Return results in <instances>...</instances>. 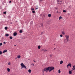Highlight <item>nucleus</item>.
Returning <instances> with one entry per match:
<instances>
[{
  "label": "nucleus",
  "mask_w": 75,
  "mask_h": 75,
  "mask_svg": "<svg viewBox=\"0 0 75 75\" xmlns=\"http://www.w3.org/2000/svg\"><path fill=\"white\" fill-rule=\"evenodd\" d=\"M22 32H23L22 31V30H20V33H22Z\"/></svg>",
  "instance_id": "obj_23"
},
{
  "label": "nucleus",
  "mask_w": 75,
  "mask_h": 75,
  "mask_svg": "<svg viewBox=\"0 0 75 75\" xmlns=\"http://www.w3.org/2000/svg\"><path fill=\"white\" fill-rule=\"evenodd\" d=\"M28 72L29 73H31V70L30 69H29L28 70Z\"/></svg>",
  "instance_id": "obj_14"
},
{
  "label": "nucleus",
  "mask_w": 75,
  "mask_h": 75,
  "mask_svg": "<svg viewBox=\"0 0 75 75\" xmlns=\"http://www.w3.org/2000/svg\"><path fill=\"white\" fill-rule=\"evenodd\" d=\"M28 60H30V59H28Z\"/></svg>",
  "instance_id": "obj_45"
},
{
  "label": "nucleus",
  "mask_w": 75,
  "mask_h": 75,
  "mask_svg": "<svg viewBox=\"0 0 75 75\" xmlns=\"http://www.w3.org/2000/svg\"><path fill=\"white\" fill-rule=\"evenodd\" d=\"M60 36L61 37H63L62 35H60Z\"/></svg>",
  "instance_id": "obj_30"
},
{
  "label": "nucleus",
  "mask_w": 75,
  "mask_h": 75,
  "mask_svg": "<svg viewBox=\"0 0 75 75\" xmlns=\"http://www.w3.org/2000/svg\"><path fill=\"white\" fill-rule=\"evenodd\" d=\"M4 44H6V42H4Z\"/></svg>",
  "instance_id": "obj_34"
},
{
  "label": "nucleus",
  "mask_w": 75,
  "mask_h": 75,
  "mask_svg": "<svg viewBox=\"0 0 75 75\" xmlns=\"http://www.w3.org/2000/svg\"><path fill=\"white\" fill-rule=\"evenodd\" d=\"M11 1H9V3H11Z\"/></svg>",
  "instance_id": "obj_37"
},
{
  "label": "nucleus",
  "mask_w": 75,
  "mask_h": 75,
  "mask_svg": "<svg viewBox=\"0 0 75 75\" xmlns=\"http://www.w3.org/2000/svg\"><path fill=\"white\" fill-rule=\"evenodd\" d=\"M55 69V68H54V67H49L50 72L51 71H52V70H53V69Z\"/></svg>",
  "instance_id": "obj_4"
},
{
  "label": "nucleus",
  "mask_w": 75,
  "mask_h": 75,
  "mask_svg": "<svg viewBox=\"0 0 75 75\" xmlns=\"http://www.w3.org/2000/svg\"><path fill=\"white\" fill-rule=\"evenodd\" d=\"M55 49H56V48H55L54 49V50H55Z\"/></svg>",
  "instance_id": "obj_40"
},
{
  "label": "nucleus",
  "mask_w": 75,
  "mask_h": 75,
  "mask_svg": "<svg viewBox=\"0 0 75 75\" xmlns=\"http://www.w3.org/2000/svg\"><path fill=\"white\" fill-rule=\"evenodd\" d=\"M57 13H58V11H57Z\"/></svg>",
  "instance_id": "obj_43"
},
{
  "label": "nucleus",
  "mask_w": 75,
  "mask_h": 75,
  "mask_svg": "<svg viewBox=\"0 0 75 75\" xmlns=\"http://www.w3.org/2000/svg\"><path fill=\"white\" fill-rule=\"evenodd\" d=\"M34 10V8H31V10H32V11Z\"/></svg>",
  "instance_id": "obj_24"
},
{
  "label": "nucleus",
  "mask_w": 75,
  "mask_h": 75,
  "mask_svg": "<svg viewBox=\"0 0 75 75\" xmlns=\"http://www.w3.org/2000/svg\"><path fill=\"white\" fill-rule=\"evenodd\" d=\"M31 23L32 24L33 23V22H31Z\"/></svg>",
  "instance_id": "obj_41"
},
{
  "label": "nucleus",
  "mask_w": 75,
  "mask_h": 75,
  "mask_svg": "<svg viewBox=\"0 0 75 75\" xmlns=\"http://www.w3.org/2000/svg\"><path fill=\"white\" fill-rule=\"evenodd\" d=\"M3 45V44L1 43H0V46H1V45Z\"/></svg>",
  "instance_id": "obj_31"
},
{
  "label": "nucleus",
  "mask_w": 75,
  "mask_h": 75,
  "mask_svg": "<svg viewBox=\"0 0 75 75\" xmlns=\"http://www.w3.org/2000/svg\"><path fill=\"white\" fill-rule=\"evenodd\" d=\"M3 13L4 14H6V12H4Z\"/></svg>",
  "instance_id": "obj_32"
},
{
  "label": "nucleus",
  "mask_w": 75,
  "mask_h": 75,
  "mask_svg": "<svg viewBox=\"0 0 75 75\" xmlns=\"http://www.w3.org/2000/svg\"><path fill=\"white\" fill-rule=\"evenodd\" d=\"M17 58H18V59H20V58H21V56L20 55H18L17 57Z\"/></svg>",
  "instance_id": "obj_8"
},
{
  "label": "nucleus",
  "mask_w": 75,
  "mask_h": 75,
  "mask_svg": "<svg viewBox=\"0 0 75 75\" xmlns=\"http://www.w3.org/2000/svg\"><path fill=\"white\" fill-rule=\"evenodd\" d=\"M32 13H35V11H32Z\"/></svg>",
  "instance_id": "obj_29"
},
{
  "label": "nucleus",
  "mask_w": 75,
  "mask_h": 75,
  "mask_svg": "<svg viewBox=\"0 0 75 75\" xmlns=\"http://www.w3.org/2000/svg\"><path fill=\"white\" fill-rule=\"evenodd\" d=\"M65 37L66 38L67 42L69 41V35H65Z\"/></svg>",
  "instance_id": "obj_3"
},
{
  "label": "nucleus",
  "mask_w": 75,
  "mask_h": 75,
  "mask_svg": "<svg viewBox=\"0 0 75 75\" xmlns=\"http://www.w3.org/2000/svg\"><path fill=\"white\" fill-rule=\"evenodd\" d=\"M52 55H50V57H52Z\"/></svg>",
  "instance_id": "obj_36"
},
{
  "label": "nucleus",
  "mask_w": 75,
  "mask_h": 75,
  "mask_svg": "<svg viewBox=\"0 0 75 75\" xmlns=\"http://www.w3.org/2000/svg\"><path fill=\"white\" fill-rule=\"evenodd\" d=\"M14 46L15 47H16V45H15Z\"/></svg>",
  "instance_id": "obj_42"
},
{
  "label": "nucleus",
  "mask_w": 75,
  "mask_h": 75,
  "mask_svg": "<svg viewBox=\"0 0 75 75\" xmlns=\"http://www.w3.org/2000/svg\"><path fill=\"white\" fill-rule=\"evenodd\" d=\"M73 68L72 69L73 70H75V65H74L73 67Z\"/></svg>",
  "instance_id": "obj_12"
},
{
  "label": "nucleus",
  "mask_w": 75,
  "mask_h": 75,
  "mask_svg": "<svg viewBox=\"0 0 75 75\" xmlns=\"http://www.w3.org/2000/svg\"><path fill=\"white\" fill-rule=\"evenodd\" d=\"M41 25L42 27L43 26V24L42 23H41Z\"/></svg>",
  "instance_id": "obj_27"
},
{
  "label": "nucleus",
  "mask_w": 75,
  "mask_h": 75,
  "mask_svg": "<svg viewBox=\"0 0 75 75\" xmlns=\"http://www.w3.org/2000/svg\"><path fill=\"white\" fill-rule=\"evenodd\" d=\"M17 33L16 32H15L13 33V36H16V35H17Z\"/></svg>",
  "instance_id": "obj_7"
},
{
  "label": "nucleus",
  "mask_w": 75,
  "mask_h": 75,
  "mask_svg": "<svg viewBox=\"0 0 75 75\" xmlns=\"http://www.w3.org/2000/svg\"><path fill=\"white\" fill-rule=\"evenodd\" d=\"M58 73L59 74H60V73H61V71H60V69H59L58 70Z\"/></svg>",
  "instance_id": "obj_20"
},
{
  "label": "nucleus",
  "mask_w": 75,
  "mask_h": 75,
  "mask_svg": "<svg viewBox=\"0 0 75 75\" xmlns=\"http://www.w3.org/2000/svg\"><path fill=\"white\" fill-rule=\"evenodd\" d=\"M63 63V61L62 60L60 62V64H62Z\"/></svg>",
  "instance_id": "obj_13"
},
{
  "label": "nucleus",
  "mask_w": 75,
  "mask_h": 75,
  "mask_svg": "<svg viewBox=\"0 0 75 75\" xmlns=\"http://www.w3.org/2000/svg\"><path fill=\"white\" fill-rule=\"evenodd\" d=\"M7 50H5L3 52V53H5V52H6Z\"/></svg>",
  "instance_id": "obj_11"
},
{
  "label": "nucleus",
  "mask_w": 75,
  "mask_h": 75,
  "mask_svg": "<svg viewBox=\"0 0 75 75\" xmlns=\"http://www.w3.org/2000/svg\"><path fill=\"white\" fill-rule=\"evenodd\" d=\"M8 65H11V63H10V62H9V63H8Z\"/></svg>",
  "instance_id": "obj_22"
},
{
  "label": "nucleus",
  "mask_w": 75,
  "mask_h": 75,
  "mask_svg": "<svg viewBox=\"0 0 75 75\" xmlns=\"http://www.w3.org/2000/svg\"><path fill=\"white\" fill-rule=\"evenodd\" d=\"M10 39H13V37L10 36L9 37Z\"/></svg>",
  "instance_id": "obj_26"
},
{
  "label": "nucleus",
  "mask_w": 75,
  "mask_h": 75,
  "mask_svg": "<svg viewBox=\"0 0 75 75\" xmlns=\"http://www.w3.org/2000/svg\"><path fill=\"white\" fill-rule=\"evenodd\" d=\"M38 49H40L41 48V46H40V45L38 46Z\"/></svg>",
  "instance_id": "obj_17"
},
{
  "label": "nucleus",
  "mask_w": 75,
  "mask_h": 75,
  "mask_svg": "<svg viewBox=\"0 0 75 75\" xmlns=\"http://www.w3.org/2000/svg\"><path fill=\"white\" fill-rule=\"evenodd\" d=\"M61 18H62V16H60L59 18V20H61Z\"/></svg>",
  "instance_id": "obj_18"
},
{
  "label": "nucleus",
  "mask_w": 75,
  "mask_h": 75,
  "mask_svg": "<svg viewBox=\"0 0 75 75\" xmlns=\"http://www.w3.org/2000/svg\"><path fill=\"white\" fill-rule=\"evenodd\" d=\"M62 34H63V35H65V33L64 31H62Z\"/></svg>",
  "instance_id": "obj_10"
},
{
  "label": "nucleus",
  "mask_w": 75,
  "mask_h": 75,
  "mask_svg": "<svg viewBox=\"0 0 75 75\" xmlns=\"http://www.w3.org/2000/svg\"><path fill=\"white\" fill-rule=\"evenodd\" d=\"M38 9V8H36L35 9V10H37Z\"/></svg>",
  "instance_id": "obj_35"
},
{
  "label": "nucleus",
  "mask_w": 75,
  "mask_h": 75,
  "mask_svg": "<svg viewBox=\"0 0 75 75\" xmlns=\"http://www.w3.org/2000/svg\"><path fill=\"white\" fill-rule=\"evenodd\" d=\"M32 65L33 66H34V64L32 63Z\"/></svg>",
  "instance_id": "obj_33"
},
{
  "label": "nucleus",
  "mask_w": 75,
  "mask_h": 75,
  "mask_svg": "<svg viewBox=\"0 0 75 75\" xmlns=\"http://www.w3.org/2000/svg\"><path fill=\"white\" fill-rule=\"evenodd\" d=\"M5 30H7V27H5Z\"/></svg>",
  "instance_id": "obj_25"
},
{
  "label": "nucleus",
  "mask_w": 75,
  "mask_h": 75,
  "mask_svg": "<svg viewBox=\"0 0 75 75\" xmlns=\"http://www.w3.org/2000/svg\"><path fill=\"white\" fill-rule=\"evenodd\" d=\"M30 24H32L30 23Z\"/></svg>",
  "instance_id": "obj_44"
},
{
  "label": "nucleus",
  "mask_w": 75,
  "mask_h": 75,
  "mask_svg": "<svg viewBox=\"0 0 75 75\" xmlns=\"http://www.w3.org/2000/svg\"><path fill=\"white\" fill-rule=\"evenodd\" d=\"M49 69H50V67H46L42 70V72L43 73L44 72V71H46V72H48V71H49Z\"/></svg>",
  "instance_id": "obj_1"
},
{
  "label": "nucleus",
  "mask_w": 75,
  "mask_h": 75,
  "mask_svg": "<svg viewBox=\"0 0 75 75\" xmlns=\"http://www.w3.org/2000/svg\"><path fill=\"white\" fill-rule=\"evenodd\" d=\"M69 66L70 67H71V64L69 63L67 65V68H68L69 67Z\"/></svg>",
  "instance_id": "obj_5"
},
{
  "label": "nucleus",
  "mask_w": 75,
  "mask_h": 75,
  "mask_svg": "<svg viewBox=\"0 0 75 75\" xmlns=\"http://www.w3.org/2000/svg\"><path fill=\"white\" fill-rule=\"evenodd\" d=\"M69 74H72V71H69Z\"/></svg>",
  "instance_id": "obj_16"
},
{
  "label": "nucleus",
  "mask_w": 75,
  "mask_h": 75,
  "mask_svg": "<svg viewBox=\"0 0 75 75\" xmlns=\"http://www.w3.org/2000/svg\"><path fill=\"white\" fill-rule=\"evenodd\" d=\"M63 13H66L67 12V11H66V10H64L63 11Z\"/></svg>",
  "instance_id": "obj_21"
},
{
  "label": "nucleus",
  "mask_w": 75,
  "mask_h": 75,
  "mask_svg": "<svg viewBox=\"0 0 75 75\" xmlns=\"http://www.w3.org/2000/svg\"><path fill=\"white\" fill-rule=\"evenodd\" d=\"M42 51H44V52H46V51H48V50H47L46 49H42Z\"/></svg>",
  "instance_id": "obj_6"
},
{
  "label": "nucleus",
  "mask_w": 75,
  "mask_h": 75,
  "mask_svg": "<svg viewBox=\"0 0 75 75\" xmlns=\"http://www.w3.org/2000/svg\"><path fill=\"white\" fill-rule=\"evenodd\" d=\"M7 69L8 72H10V69L9 68H8Z\"/></svg>",
  "instance_id": "obj_9"
},
{
  "label": "nucleus",
  "mask_w": 75,
  "mask_h": 75,
  "mask_svg": "<svg viewBox=\"0 0 75 75\" xmlns=\"http://www.w3.org/2000/svg\"><path fill=\"white\" fill-rule=\"evenodd\" d=\"M1 54H2V52L1 51H0V55H1Z\"/></svg>",
  "instance_id": "obj_28"
},
{
  "label": "nucleus",
  "mask_w": 75,
  "mask_h": 75,
  "mask_svg": "<svg viewBox=\"0 0 75 75\" xmlns=\"http://www.w3.org/2000/svg\"><path fill=\"white\" fill-rule=\"evenodd\" d=\"M51 15L50 14H49L48 15V16L49 17H51Z\"/></svg>",
  "instance_id": "obj_15"
},
{
  "label": "nucleus",
  "mask_w": 75,
  "mask_h": 75,
  "mask_svg": "<svg viewBox=\"0 0 75 75\" xmlns=\"http://www.w3.org/2000/svg\"><path fill=\"white\" fill-rule=\"evenodd\" d=\"M8 35H9L8 34H6L5 35V36H6V37H8Z\"/></svg>",
  "instance_id": "obj_19"
},
{
  "label": "nucleus",
  "mask_w": 75,
  "mask_h": 75,
  "mask_svg": "<svg viewBox=\"0 0 75 75\" xmlns=\"http://www.w3.org/2000/svg\"><path fill=\"white\" fill-rule=\"evenodd\" d=\"M57 2H59V0H57Z\"/></svg>",
  "instance_id": "obj_38"
},
{
  "label": "nucleus",
  "mask_w": 75,
  "mask_h": 75,
  "mask_svg": "<svg viewBox=\"0 0 75 75\" xmlns=\"http://www.w3.org/2000/svg\"><path fill=\"white\" fill-rule=\"evenodd\" d=\"M33 61H34V62H35V60H33Z\"/></svg>",
  "instance_id": "obj_39"
},
{
  "label": "nucleus",
  "mask_w": 75,
  "mask_h": 75,
  "mask_svg": "<svg viewBox=\"0 0 75 75\" xmlns=\"http://www.w3.org/2000/svg\"><path fill=\"white\" fill-rule=\"evenodd\" d=\"M21 65L22 67L21 68V69H23V68H25V69H27V68H26V66H25V65L24 64H23V63H21Z\"/></svg>",
  "instance_id": "obj_2"
}]
</instances>
